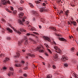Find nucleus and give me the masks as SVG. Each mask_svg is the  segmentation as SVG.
Returning <instances> with one entry per match:
<instances>
[{
  "label": "nucleus",
  "mask_w": 78,
  "mask_h": 78,
  "mask_svg": "<svg viewBox=\"0 0 78 78\" xmlns=\"http://www.w3.org/2000/svg\"><path fill=\"white\" fill-rule=\"evenodd\" d=\"M27 19V17L26 16H24L23 17V18L22 20H18L19 23L20 24L23 25L25 21V19Z\"/></svg>",
  "instance_id": "obj_1"
},
{
  "label": "nucleus",
  "mask_w": 78,
  "mask_h": 78,
  "mask_svg": "<svg viewBox=\"0 0 78 78\" xmlns=\"http://www.w3.org/2000/svg\"><path fill=\"white\" fill-rule=\"evenodd\" d=\"M54 48L56 51H55V52H56V53H61V50L60 48H58L57 46H55Z\"/></svg>",
  "instance_id": "obj_2"
},
{
  "label": "nucleus",
  "mask_w": 78,
  "mask_h": 78,
  "mask_svg": "<svg viewBox=\"0 0 78 78\" xmlns=\"http://www.w3.org/2000/svg\"><path fill=\"white\" fill-rule=\"evenodd\" d=\"M69 58L67 56L65 55L62 56V62H64L66 60H68Z\"/></svg>",
  "instance_id": "obj_3"
},
{
  "label": "nucleus",
  "mask_w": 78,
  "mask_h": 78,
  "mask_svg": "<svg viewBox=\"0 0 78 78\" xmlns=\"http://www.w3.org/2000/svg\"><path fill=\"white\" fill-rule=\"evenodd\" d=\"M37 51H39V52H42L44 53V51L43 50H41V48L40 46L36 48Z\"/></svg>",
  "instance_id": "obj_4"
},
{
  "label": "nucleus",
  "mask_w": 78,
  "mask_h": 78,
  "mask_svg": "<svg viewBox=\"0 0 78 78\" xmlns=\"http://www.w3.org/2000/svg\"><path fill=\"white\" fill-rule=\"evenodd\" d=\"M35 3H37V6L38 8H39V9L42 8L41 5H37V4H39V3H40V2L39 1H35Z\"/></svg>",
  "instance_id": "obj_5"
},
{
  "label": "nucleus",
  "mask_w": 78,
  "mask_h": 78,
  "mask_svg": "<svg viewBox=\"0 0 78 78\" xmlns=\"http://www.w3.org/2000/svg\"><path fill=\"white\" fill-rule=\"evenodd\" d=\"M43 38L45 39V40H48L49 42H50L51 41V40H50V39L48 37H47L46 36H43Z\"/></svg>",
  "instance_id": "obj_6"
},
{
  "label": "nucleus",
  "mask_w": 78,
  "mask_h": 78,
  "mask_svg": "<svg viewBox=\"0 0 78 78\" xmlns=\"http://www.w3.org/2000/svg\"><path fill=\"white\" fill-rule=\"evenodd\" d=\"M13 29L15 31V32L16 33H17V34H21V32H20V31H19V30H16V29H15L14 28H13Z\"/></svg>",
  "instance_id": "obj_7"
},
{
  "label": "nucleus",
  "mask_w": 78,
  "mask_h": 78,
  "mask_svg": "<svg viewBox=\"0 0 78 78\" xmlns=\"http://www.w3.org/2000/svg\"><path fill=\"white\" fill-rule=\"evenodd\" d=\"M23 15H24V13L23 12H21L19 14L18 16L20 18H21L22 17V16H23Z\"/></svg>",
  "instance_id": "obj_8"
},
{
  "label": "nucleus",
  "mask_w": 78,
  "mask_h": 78,
  "mask_svg": "<svg viewBox=\"0 0 78 78\" xmlns=\"http://www.w3.org/2000/svg\"><path fill=\"white\" fill-rule=\"evenodd\" d=\"M53 57L55 59H57L58 57V54L56 53H55V55H54Z\"/></svg>",
  "instance_id": "obj_9"
},
{
  "label": "nucleus",
  "mask_w": 78,
  "mask_h": 78,
  "mask_svg": "<svg viewBox=\"0 0 78 78\" xmlns=\"http://www.w3.org/2000/svg\"><path fill=\"white\" fill-rule=\"evenodd\" d=\"M59 40L61 41H67L66 39H65L63 37L60 38L59 39Z\"/></svg>",
  "instance_id": "obj_10"
},
{
  "label": "nucleus",
  "mask_w": 78,
  "mask_h": 78,
  "mask_svg": "<svg viewBox=\"0 0 78 78\" xmlns=\"http://www.w3.org/2000/svg\"><path fill=\"white\" fill-rule=\"evenodd\" d=\"M1 3L3 5H5L6 4V1L5 0H2L1 1Z\"/></svg>",
  "instance_id": "obj_11"
},
{
  "label": "nucleus",
  "mask_w": 78,
  "mask_h": 78,
  "mask_svg": "<svg viewBox=\"0 0 78 78\" xmlns=\"http://www.w3.org/2000/svg\"><path fill=\"white\" fill-rule=\"evenodd\" d=\"M28 56H31V57H34L35 55L34 54H31L29 53L27 54Z\"/></svg>",
  "instance_id": "obj_12"
},
{
  "label": "nucleus",
  "mask_w": 78,
  "mask_h": 78,
  "mask_svg": "<svg viewBox=\"0 0 78 78\" xmlns=\"http://www.w3.org/2000/svg\"><path fill=\"white\" fill-rule=\"evenodd\" d=\"M45 9H44L43 8H41V9H40L39 10V11L40 12H43L44 11Z\"/></svg>",
  "instance_id": "obj_13"
},
{
  "label": "nucleus",
  "mask_w": 78,
  "mask_h": 78,
  "mask_svg": "<svg viewBox=\"0 0 78 78\" xmlns=\"http://www.w3.org/2000/svg\"><path fill=\"white\" fill-rule=\"evenodd\" d=\"M28 30H29L30 31H34L35 30V28L34 27H32L31 29H30L29 27H28Z\"/></svg>",
  "instance_id": "obj_14"
},
{
  "label": "nucleus",
  "mask_w": 78,
  "mask_h": 78,
  "mask_svg": "<svg viewBox=\"0 0 78 78\" xmlns=\"http://www.w3.org/2000/svg\"><path fill=\"white\" fill-rule=\"evenodd\" d=\"M9 60V59L8 58H6L3 61L4 62H6L7 61H8Z\"/></svg>",
  "instance_id": "obj_15"
},
{
  "label": "nucleus",
  "mask_w": 78,
  "mask_h": 78,
  "mask_svg": "<svg viewBox=\"0 0 78 78\" xmlns=\"http://www.w3.org/2000/svg\"><path fill=\"white\" fill-rule=\"evenodd\" d=\"M7 30L10 33H12V30L9 28H7Z\"/></svg>",
  "instance_id": "obj_16"
},
{
  "label": "nucleus",
  "mask_w": 78,
  "mask_h": 78,
  "mask_svg": "<svg viewBox=\"0 0 78 78\" xmlns=\"http://www.w3.org/2000/svg\"><path fill=\"white\" fill-rule=\"evenodd\" d=\"M22 65L20 64H17L15 65V67H21Z\"/></svg>",
  "instance_id": "obj_17"
},
{
  "label": "nucleus",
  "mask_w": 78,
  "mask_h": 78,
  "mask_svg": "<svg viewBox=\"0 0 78 78\" xmlns=\"http://www.w3.org/2000/svg\"><path fill=\"white\" fill-rule=\"evenodd\" d=\"M69 13V11L67 10L65 12V14L66 16H68V14Z\"/></svg>",
  "instance_id": "obj_18"
},
{
  "label": "nucleus",
  "mask_w": 78,
  "mask_h": 78,
  "mask_svg": "<svg viewBox=\"0 0 78 78\" xmlns=\"http://www.w3.org/2000/svg\"><path fill=\"white\" fill-rule=\"evenodd\" d=\"M17 55H16L14 56L16 58H19V56H20V54L19 53H17Z\"/></svg>",
  "instance_id": "obj_19"
},
{
  "label": "nucleus",
  "mask_w": 78,
  "mask_h": 78,
  "mask_svg": "<svg viewBox=\"0 0 78 78\" xmlns=\"http://www.w3.org/2000/svg\"><path fill=\"white\" fill-rule=\"evenodd\" d=\"M51 77H52V76L50 74H49L47 76V78H51Z\"/></svg>",
  "instance_id": "obj_20"
},
{
  "label": "nucleus",
  "mask_w": 78,
  "mask_h": 78,
  "mask_svg": "<svg viewBox=\"0 0 78 78\" xmlns=\"http://www.w3.org/2000/svg\"><path fill=\"white\" fill-rule=\"evenodd\" d=\"M12 75H13V73H12V72L9 73L8 74V76H12Z\"/></svg>",
  "instance_id": "obj_21"
},
{
  "label": "nucleus",
  "mask_w": 78,
  "mask_h": 78,
  "mask_svg": "<svg viewBox=\"0 0 78 78\" xmlns=\"http://www.w3.org/2000/svg\"><path fill=\"white\" fill-rule=\"evenodd\" d=\"M5 10L7 11V12H10V13H12V12L10 10L8 9H6Z\"/></svg>",
  "instance_id": "obj_22"
},
{
  "label": "nucleus",
  "mask_w": 78,
  "mask_h": 78,
  "mask_svg": "<svg viewBox=\"0 0 78 78\" xmlns=\"http://www.w3.org/2000/svg\"><path fill=\"white\" fill-rule=\"evenodd\" d=\"M29 5H30V7H31L32 8H34V6L33 5V4H32V3H29Z\"/></svg>",
  "instance_id": "obj_23"
},
{
  "label": "nucleus",
  "mask_w": 78,
  "mask_h": 78,
  "mask_svg": "<svg viewBox=\"0 0 78 78\" xmlns=\"http://www.w3.org/2000/svg\"><path fill=\"white\" fill-rule=\"evenodd\" d=\"M50 28H51V29H53V30L54 31H56V28L55 27H50Z\"/></svg>",
  "instance_id": "obj_24"
},
{
  "label": "nucleus",
  "mask_w": 78,
  "mask_h": 78,
  "mask_svg": "<svg viewBox=\"0 0 78 78\" xmlns=\"http://www.w3.org/2000/svg\"><path fill=\"white\" fill-rule=\"evenodd\" d=\"M23 76L24 78H27V74H26V73L23 74Z\"/></svg>",
  "instance_id": "obj_25"
},
{
  "label": "nucleus",
  "mask_w": 78,
  "mask_h": 78,
  "mask_svg": "<svg viewBox=\"0 0 78 78\" xmlns=\"http://www.w3.org/2000/svg\"><path fill=\"white\" fill-rule=\"evenodd\" d=\"M18 44L19 46H21L22 45V41H19L18 43Z\"/></svg>",
  "instance_id": "obj_26"
},
{
  "label": "nucleus",
  "mask_w": 78,
  "mask_h": 78,
  "mask_svg": "<svg viewBox=\"0 0 78 78\" xmlns=\"http://www.w3.org/2000/svg\"><path fill=\"white\" fill-rule=\"evenodd\" d=\"M28 41L27 40H26L25 41L24 44L26 45H27V44H28Z\"/></svg>",
  "instance_id": "obj_27"
},
{
  "label": "nucleus",
  "mask_w": 78,
  "mask_h": 78,
  "mask_svg": "<svg viewBox=\"0 0 78 78\" xmlns=\"http://www.w3.org/2000/svg\"><path fill=\"white\" fill-rule=\"evenodd\" d=\"M12 13L13 14H16L17 13V11L16 10H14Z\"/></svg>",
  "instance_id": "obj_28"
},
{
  "label": "nucleus",
  "mask_w": 78,
  "mask_h": 78,
  "mask_svg": "<svg viewBox=\"0 0 78 78\" xmlns=\"http://www.w3.org/2000/svg\"><path fill=\"white\" fill-rule=\"evenodd\" d=\"M74 50H75V48H71V51H72V52H73Z\"/></svg>",
  "instance_id": "obj_29"
},
{
  "label": "nucleus",
  "mask_w": 78,
  "mask_h": 78,
  "mask_svg": "<svg viewBox=\"0 0 78 78\" xmlns=\"http://www.w3.org/2000/svg\"><path fill=\"white\" fill-rule=\"evenodd\" d=\"M32 13H33V14H37V12L34 11H32Z\"/></svg>",
  "instance_id": "obj_30"
},
{
  "label": "nucleus",
  "mask_w": 78,
  "mask_h": 78,
  "mask_svg": "<svg viewBox=\"0 0 78 78\" xmlns=\"http://www.w3.org/2000/svg\"><path fill=\"white\" fill-rule=\"evenodd\" d=\"M9 69H10V70H12V71H13V70H14L13 68L12 67H10L9 68Z\"/></svg>",
  "instance_id": "obj_31"
},
{
  "label": "nucleus",
  "mask_w": 78,
  "mask_h": 78,
  "mask_svg": "<svg viewBox=\"0 0 78 78\" xmlns=\"http://www.w3.org/2000/svg\"><path fill=\"white\" fill-rule=\"evenodd\" d=\"M44 45H45V46L47 48H48V45L47 44H44Z\"/></svg>",
  "instance_id": "obj_32"
},
{
  "label": "nucleus",
  "mask_w": 78,
  "mask_h": 78,
  "mask_svg": "<svg viewBox=\"0 0 78 78\" xmlns=\"http://www.w3.org/2000/svg\"><path fill=\"white\" fill-rule=\"evenodd\" d=\"M47 50L49 52V53H50V54H51V53H52V52H51V50L48 49Z\"/></svg>",
  "instance_id": "obj_33"
},
{
  "label": "nucleus",
  "mask_w": 78,
  "mask_h": 78,
  "mask_svg": "<svg viewBox=\"0 0 78 78\" xmlns=\"http://www.w3.org/2000/svg\"><path fill=\"white\" fill-rule=\"evenodd\" d=\"M18 10H19L20 11L23 10V8H22V7H20L18 8Z\"/></svg>",
  "instance_id": "obj_34"
},
{
  "label": "nucleus",
  "mask_w": 78,
  "mask_h": 78,
  "mask_svg": "<svg viewBox=\"0 0 78 78\" xmlns=\"http://www.w3.org/2000/svg\"><path fill=\"white\" fill-rule=\"evenodd\" d=\"M29 23H30V22L28 21H26V24H27V25H28Z\"/></svg>",
  "instance_id": "obj_35"
},
{
  "label": "nucleus",
  "mask_w": 78,
  "mask_h": 78,
  "mask_svg": "<svg viewBox=\"0 0 78 78\" xmlns=\"http://www.w3.org/2000/svg\"><path fill=\"white\" fill-rule=\"evenodd\" d=\"M11 9L12 11L14 10V8L12 6H10Z\"/></svg>",
  "instance_id": "obj_36"
},
{
  "label": "nucleus",
  "mask_w": 78,
  "mask_h": 78,
  "mask_svg": "<svg viewBox=\"0 0 78 78\" xmlns=\"http://www.w3.org/2000/svg\"><path fill=\"white\" fill-rule=\"evenodd\" d=\"M73 25L76 26V22H73Z\"/></svg>",
  "instance_id": "obj_37"
},
{
  "label": "nucleus",
  "mask_w": 78,
  "mask_h": 78,
  "mask_svg": "<svg viewBox=\"0 0 78 78\" xmlns=\"http://www.w3.org/2000/svg\"><path fill=\"white\" fill-rule=\"evenodd\" d=\"M3 69L4 70H6V69H7V68L5 67H4L3 68Z\"/></svg>",
  "instance_id": "obj_38"
},
{
  "label": "nucleus",
  "mask_w": 78,
  "mask_h": 78,
  "mask_svg": "<svg viewBox=\"0 0 78 78\" xmlns=\"http://www.w3.org/2000/svg\"><path fill=\"white\" fill-rule=\"evenodd\" d=\"M28 69V67H25L23 68L24 70H27V69Z\"/></svg>",
  "instance_id": "obj_39"
},
{
  "label": "nucleus",
  "mask_w": 78,
  "mask_h": 78,
  "mask_svg": "<svg viewBox=\"0 0 78 78\" xmlns=\"http://www.w3.org/2000/svg\"><path fill=\"white\" fill-rule=\"evenodd\" d=\"M64 66L65 67H67L68 66V64L67 63H65L64 64Z\"/></svg>",
  "instance_id": "obj_40"
},
{
  "label": "nucleus",
  "mask_w": 78,
  "mask_h": 78,
  "mask_svg": "<svg viewBox=\"0 0 78 78\" xmlns=\"http://www.w3.org/2000/svg\"><path fill=\"white\" fill-rule=\"evenodd\" d=\"M7 3H8V4H10V1H9V0H7Z\"/></svg>",
  "instance_id": "obj_41"
},
{
  "label": "nucleus",
  "mask_w": 78,
  "mask_h": 78,
  "mask_svg": "<svg viewBox=\"0 0 78 78\" xmlns=\"http://www.w3.org/2000/svg\"><path fill=\"white\" fill-rule=\"evenodd\" d=\"M20 3H21V4L23 3H24V1L23 0H21L20 1Z\"/></svg>",
  "instance_id": "obj_42"
},
{
  "label": "nucleus",
  "mask_w": 78,
  "mask_h": 78,
  "mask_svg": "<svg viewBox=\"0 0 78 78\" xmlns=\"http://www.w3.org/2000/svg\"><path fill=\"white\" fill-rule=\"evenodd\" d=\"M33 33H34V34H37V35H38V34H38V33L36 32H33Z\"/></svg>",
  "instance_id": "obj_43"
},
{
  "label": "nucleus",
  "mask_w": 78,
  "mask_h": 78,
  "mask_svg": "<svg viewBox=\"0 0 78 78\" xmlns=\"http://www.w3.org/2000/svg\"><path fill=\"white\" fill-rule=\"evenodd\" d=\"M60 2H61V0H58L57 1V3H60Z\"/></svg>",
  "instance_id": "obj_44"
},
{
  "label": "nucleus",
  "mask_w": 78,
  "mask_h": 78,
  "mask_svg": "<svg viewBox=\"0 0 78 78\" xmlns=\"http://www.w3.org/2000/svg\"><path fill=\"white\" fill-rule=\"evenodd\" d=\"M19 30L21 31V32H23V29H20Z\"/></svg>",
  "instance_id": "obj_45"
},
{
  "label": "nucleus",
  "mask_w": 78,
  "mask_h": 78,
  "mask_svg": "<svg viewBox=\"0 0 78 78\" xmlns=\"http://www.w3.org/2000/svg\"><path fill=\"white\" fill-rule=\"evenodd\" d=\"M52 67H53V68L54 69H56V66L55 65H53L52 66Z\"/></svg>",
  "instance_id": "obj_46"
},
{
  "label": "nucleus",
  "mask_w": 78,
  "mask_h": 78,
  "mask_svg": "<svg viewBox=\"0 0 78 78\" xmlns=\"http://www.w3.org/2000/svg\"><path fill=\"white\" fill-rule=\"evenodd\" d=\"M76 62V61H75V60H73L72 61V62L73 63H75V62Z\"/></svg>",
  "instance_id": "obj_47"
},
{
  "label": "nucleus",
  "mask_w": 78,
  "mask_h": 78,
  "mask_svg": "<svg viewBox=\"0 0 78 78\" xmlns=\"http://www.w3.org/2000/svg\"><path fill=\"white\" fill-rule=\"evenodd\" d=\"M44 54L45 56H48V54L47 53H45Z\"/></svg>",
  "instance_id": "obj_48"
},
{
  "label": "nucleus",
  "mask_w": 78,
  "mask_h": 78,
  "mask_svg": "<svg viewBox=\"0 0 78 78\" xmlns=\"http://www.w3.org/2000/svg\"><path fill=\"white\" fill-rule=\"evenodd\" d=\"M7 40H10L11 39V37H8L7 38Z\"/></svg>",
  "instance_id": "obj_49"
},
{
  "label": "nucleus",
  "mask_w": 78,
  "mask_h": 78,
  "mask_svg": "<svg viewBox=\"0 0 78 78\" xmlns=\"http://www.w3.org/2000/svg\"><path fill=\"white\" fill-rule=\"evenodd\" d=\"M2 21H3V22H5V20L3 18L2 19Z\"/></svg>",
  "instance_id": "obj_50"
},
{
  "label": "nucleus",
  "mask_w": 78,
  "mask_h": 78,
  "mask_svg": "<svg viewBox=\"0 0 78 78\" xmlns=\"http://www.w3.org/2000/svg\"><path fill=\"white\" fill-rule=\"evenodd\" d=\"M46 5V4H45V3H43V5L45 6Z\"/></svg>",
  "instance_id": "obj_51"
},
{
  "label": "nucleus",
  "mask_w": 78,
  "mask_h": 78,
  "mask_svg": "<svg viewBox=\"0 0 78 78\" xmlns=\"http://www.w3.org/2000/svg\"><path fill=\"white\" fill-rule=\"evenodd\" d=\"M27 36H30V33H27Z\"/></svg>",
  "instance_id": "obj_52"
},
{
  "label": "nucleus",
  "mask_w": 78,
  "mask_h": 78,
  "mask_svg": "<svg viewBox=\"0 0 78 78\" xmlns=\"http://www.w3.org/2000/svg\"><path fill=\"white\" fill-rule=\"evenodd\" d=\"M68 23L69 25H71V23H69V21H68Z\"/></svg>",
  "instance_id": "obj_53"
},
{
  "label": "nucleus",
  "mask_w": 78,
  "mask_h": 78,
  "mask_svg": "<svg viewBox=\"0 0 78 78\" xmlns=\"http://www.w3.org/2000/svg\"><path fill=\"white\" fill-rule=\"evenodd\" d=\"M42 63H43V65H44V66H45V63H44V62H42Z\"/></svg>",
  "instance_id": "obj_54"
},
{
  "label": "nucleus",
  "mask_w": 78,
  "mask_h": 78,
  "mask_svg": "<svg viewBox=\"0 0 78 78\" xmlns=\"http://www.w3.org/2000/svg\"><path fill=\"white\" fill-rule=\"evenodd\" d=\"M74 78H78V77L76 76H75V75Z\"/></svg>",
  "instance_id": "obj_55"
},
{
  "label": "nucleus",
  "mask_w": 78,
  "mask_h": 78,
  "mask_svg": "<svg viewBox=\"0 0 78 78\" xmlns=\"http://www.w3.org/2000/svg\"><path fill=\"white\" fill-rule=\"evenodd\" d=\"M61 3H64V1H60Z\"/></svg>",
  "instance_id": "obj_56"
},
{
  "label": "nucleus",
  "mask_w": 78,
  "mask_h": 78,
  "mask_svg": "<svg viewBox=\"0 0 78 78\" xmlns=\"http://www.w3.org/2000/svg\"><path fill=\"white\" fill-rule=\"evenodd\" d=\"M23 31L24 32H26V31H27V30H25L23 29Z\"/></svg>",
  "instance_id": "obj_57"
},
{
  "label": "nucleus",
  "mask_w": 78,
  "mask_h": 78,
  "mask_svg": "<svg viewBox=\"0 0 78 78\" xmlns=\"http://www.w3.org/2000/svg\"><path fill=\"white\" fill-rule=\"evenodd\" d=\"M21 62H22V63H23V64H24V63H25V62H24V61H22Z\"/></svg>",
  "instance_id": "obj_58"
},
{
  "label": "nucleus",
  "mask_w": 78,
  "mask_h": 78,
  "mask_svg": "<svg viewBox=\"0 0 78 78\" xmlns=\"http://www.w3.org/2000/svg\"><path fill=\"white\" fill-rule=\"evenodd\" d=\"M60 13H63V11H61L60 12Z\"/></svg>",
  "instance_id": "obj_59"
},
{
  "label": "nucleus",
  "mask_w": 78,
  "mask_h": 78,
  "mask_svg": "<svg viewBox=\"0 0 78 78\" xmlns=\"http://www.w3.org/2000/svg\"><path fill=\"white\" fill-rule=\"evenodd\" d=\"M53 42L54 44H55V45L56 44V42H55V41H53Z\"/></svg>",
  "instance_id": "obj_60"
},
{
  "label": "nucleus",
  "mask_w": 78,
  "mask_h": 78,
  "mask_svg": "<svg viewBox=\"0 0 78 78\" xmlns=\"http://www.w3.org/2000/svg\"><path fill=\"white\" fill-rule=\"evenodd\" d=\"M56 36H60V35H59V34H56Z\"/></svg>",
  "instance_id": "obj_61"
},
{
  "label": "nucleus",
  "mask_w": 78,
  "mask_h": 78,
  "mask_svg": "<svg viewBox=\"0 0 78 78\" xmlns=\"http://www.w3.org/2000/svg\"><path fill=\"white\" fill-rule=\"evenodd\" d=\"M45 3H46V4H48V3H47V1H45Z\"/></svg>",
  "instance_id": "obj_62"
},
{
  "label": "nucleus",
  "mask_w": 78,
  "mask_h": 78,
  "mask_svg": "<svg viewBox=\"0 0 78 78\" xmlns=\"http://www.w3.org/2000/svg\"><path fill=\"white\" fill-rule=\"evenodd\" d=\"M39 27L40 28H42V26H39Z\"/></svg>",
  "instance_id": "obj_63"
},
{
  "label": "nucleus",
  "mask_w": 78,
  "mask_h": 78,
  "mask_svg": "<svg viewBox=\"0 0 78 78\" xmlns=\"http://www.w3.org/2000/svg\"><path fill=\"white\" fill-rule=\"evenodd\" d=\"M22 51H23V52H25V50H23Z\"/></svg>",
  "instance_id": "obj_64"
}]
</instances>
